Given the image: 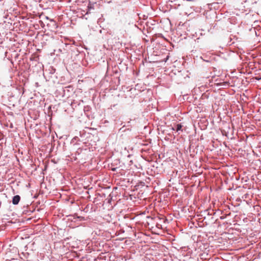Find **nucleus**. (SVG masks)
I'll use <instances>...</instances> for the list:
<instances>
[{
  "instance_id": "f257e3e1",
  "label": "nucleus",
  "mask_w": 261,
  "mask_h": 261,
  "mask_svg": "<svg viewBox=\"0 0 261 261\" xmlns=\"http://www.w3.org/2000/svg\"><path fill=\"white\" fill-rule=\"evenodd\" d=\"M20 199V197L19 195H16L14 196L12 199L13 204L15 205L19 203Z\"/></svg>"
},
{
  "instance_id": "f03ea898",
  "label": "nucleus",
  "mask_w": 261,
  "mask_h": 261,
  "mask_svg": "<svg viewBox=\"0 0 261 261\" xmlns=\"http://www.w3.org/2000/svg\"><path fill=\"white\" fill-rule=\"evenodd\" d=\"M182 126L181 125V124H178L176 125V130L177 132H178V130H181V128H182Z\"/></svg>"
},
{
  "instance_id": "7ed1b4c3",
  "label": "nucleus",
  "mask_w": 261,
  "mask_h": 261,
  "mask_svg": "<svg viewBox=\"0 0 261 261\" xmlns=\"http://www.w3.org/2000/svg\"><path fill=\"white\" fill-rule=\"evenodd\" d=\"M172 130H176V128H175L174 127H172Z\"/></svg>"
}]
</instances>
